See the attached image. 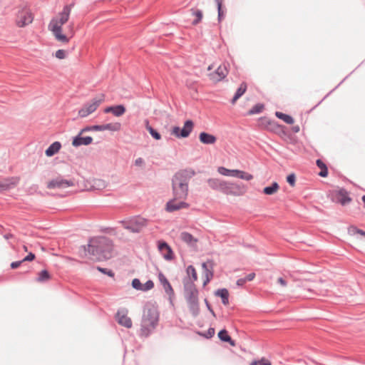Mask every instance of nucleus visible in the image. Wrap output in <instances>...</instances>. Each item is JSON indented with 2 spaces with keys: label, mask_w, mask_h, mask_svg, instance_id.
<instances>
[{
  "label": "nucleus",
  "mask_w": 365,
  "mask_h": 365,
  "mask_svg": "<svg viewBox=\"0 0 365 365\" xmlns=\"http://www.w3.org/2000/svg\"><path fill=\"white\" fill-rule=\"evenodd\" d=\"M73 6V4L66 5L62 11L59 13L58 16L53 18L48 24V29L59 42L68 43L74 34L73 23L68 25V31L65 34H62V26L68 21Z\"/></svg>",
  "instance_id": "1"
},
{
  "label": "nucleus",
  "mask_w": 365,
  "mask_h": 365,
  "mask_svg": "<svg viewBox=\"0 0 365 365\" xmlns=\"http://www.w3.org/2000/svg\"><path fill=\"white\" fill-rule=\"evenodd\" d=\"M113 245L107 237L100 236L90 239L87 252L92 260L103 261L112 257Z\"/></svg>",
  "instance_id": "2"
},
{
  "label": "nucleus",
  "mask_w": 365,
  "mask_h": 365,
  "mask_svg": "<svg viewBox=\"0 0 365 365\" xmlns=\"http://www.w3.org/2000/svg\"><path fill=\"white\" fill-rule=\"evenodd\" d=\"M195 175L192 168L180 170L172 178L173 195L175 199L185 200L188 195V184L190 179Z\"/></svg>",
  "instance_id": "3"
},
{
  "label": "nucleus",
  "mask_w": 365,
  "mask_h": 365,
  "mask_svg": "<svg viewBox=\"0 0 365 365\" xmlns=\"http://www.w3.org/2000/svg\"><path fill=\"white\" fill-rule=\"evenodd\" d=\"M159 321V313L153 304H146L143 311L140 335L148 336L156 328Z\"/></svg>",
  "instance_id": "4"
},
{
  "label": "nucleus",
  "mask_w": 365,
  "mask_h": 365,
  "mask_svg": "<svg viewBox=\"0 0 365 365\" xmlns=\"http://www.w3.org/2000/svg\"><path fill=\"white\" fill-rule=\"evenodd\" d=\"M184 295L187 301L190 312L193 317H197L200 313L198 302V290L193 281L189 277H185L182 280Z\"/></svg>",
  "instance_id": "5"
},
{
  "label": "nucleus",
  "mask_w": 365,
  "mask_h": 365,
  "mask_svg": "<svg viewBox=\"0 0 365 365\" xmlns=\"http://www.w3.org/2000/svg\"><path fill=\"white\" fill-rule=\"evenodd\" d=\"M148 220L140 216H134L120 221L123 227L133 233H140L148 225Z\"/></svg>",
  "instance_id": "6"
},
{
  "label": "nucleus",
  "mask_w": 365,
  "mask_h": 365,
  "mask_svg": "<svg viewBox=\"0 0 365 365\" xmlns=\"http://www.w3.org/2000/svg\"><path fill=\"white\" fill-rule=\"evenodd\" d=\"M105 96L103 94H99L89 101L83 104L82 108L78 110V115L81 118H86L93 113L98 106L104 101Z\"/></svg>",
  "instance_id": "7"
},
{
  "label": "nucleus",
  "mask_w": 365,
  "mask_h": 365,
  "mask_svg": "<svg viewBox=\"0 0 365 365\" xmlns=\"http://www.w3.org/2000/svg\"><path fill=\"white\" fill-rule=\"evenodd\" d=\"M246 187L242 183H233L224 181L221 192L225 195L240 196L245 193Z\"/></svg>",
  "instance_id": "8"
},
{
  "label": "nucleus",
  "mask_w": 365,
  "mask_h": 365,
  "mask_svg": "<svg viewBox=\"0 0 365 365\" xmlns=\"http://www.w3.org/2000/svg\"><path fill=\"white\" fill-rule=\"evenodd\" d=\"M194 126V123L192 120H187L185 122L182 128H180L178 126H174L172 128L171 134L174 135L175 137L178 138H185L190 135L191 132L192 131Z\"/></svg>",
  "instance_id": "9"
},
{
  "label": "nucleus",
  "mask_w": 365,
  "mask_h": 365,
  "mask_svg": "<svg viewBox=\"0 0 365 365\" xmlns=\"http://www.w3.org/2000/svg\"><path fill=\"white\" fill-rule=\"evenodd\" d=\"M33 20L34 16L31 11L27 9H23L17 14L16 24L19 27H24L32 23Z\"/></svg>",
  "instance_id": "10"
},
{
  "label": "nucleus",
  "mask_w": 365,
  "mask_h": 365,
  "mask_svg": "<svg viewBox=\"0 0 365 365\" xmlns=\"http://www.w3.org/2000/svg\"><path fill=\"white\" fill-rule=\"evenodd\" d=\"M74 185V182L72 180L63 179L61 176H58L51 180L47 184L48 189H64Z\"/></svg>",
  "instance_id": "11"
},
{
  "label": "nucleus",
  "mask_w": 365,
  "mask_h": 365,
  "mask_svg": "<svg viewBox=\"0 0 365 365\" xmlns=\"http://www.w3.org/2000/svg\"><path fill=\"white\" fill-rule=\"evenodd\" d=\"M189 206L190 205L185 202L184 200L175 199V197H173V199L167 202L165 205V210L168 212H173L180 209L188 208Z\"/></svg>",
  "instance_id": "12"
},
{
  "label": "nucleus",
  "mask_w": 365,
  "mask_h": 365,
  "mask_svg": "<svg viewBox=\"0 0 365 365\" xmlns=\"http://www.w3.org/2000/svg\"><path fill=\"white\" fill-rule=\"evenodd\" d=\"M228 74V70L225 64L220 65L212 73L209 74V78L212 82H219L224 79Z\"/></svg>",
  "instance_id": "13"
},
{
  "label": "nucleus",
  "mask_w": 365,
  "mask_h": 365,
  "mask_svg": "<svg viewBox=\"0 0 365 365\" xmlns=\"http://www.w3.org/2000/svg\"><path fill=\"white\" fill-rule=\"evenodd\" d=\"M158 279L165 293L169 295L170 298L173 297L174 296V290L166 277L162 272L158 274Z\"/></svg>",
  "instance_id": "14"
},
{
  "label": "nucleus",
  "mask_w": 365,
  "mask_h": 365,
  "mask_svg": "<svg viewBox=\"0 0 365 365\" xmlns=\"http://www.w3.org/2000/svg\"><path fill=\"white\" fill-rule=\"evenodd\" d=\"M93 142V138L91 136L82 137V135L78 133L73 138L72 145L78 148L81 145H88Z\"/></svg>",
  "instance_id": "15"
},
{
  "label": "nucleus",
  "mask_w": 365,
  "mask_h": 365,
  "mask_svg": "<svg viewBox=\"0 0 365 365\" xmlns=\"http://www.w3.org/2000/svg\"><path fill=\"white\" fill-rule=\"evenodd\" d=\"M116 318L120 325L126 328H130L132 327L131 319L127 316L124 311H118L116 314Z\"/></svg>",
  "instance_id": "16"
},
{
  "label": "nucleus",
  "mask_w": 365,
  "mask_h": 365,
  "mask_svg": "<svg viewBox=\"0 0 365 365\" xmlns=\"http://www.w3.org/2000/svg\"><path fill=\"white\" fill-rule=\"evenodd\" d=\"M121 125L119 123H107L103 125H95V131L111 130L118 131L120 129Z\"/></svg>",
  "instance_id": "17"
},
{
  "label": "nucleus",
  "mask_w": 365,
  "mask_h": 365,
  "mask_svg": "<svg viewBox=\"0 0 365 365\" xmlns=\"http://www.w3.org/2000/svg\"><path fill=\"white\" fill-rule=\"evenodd\" d=\"M200 141L205 145H212L215 143L217 138L215 135L206 132H202L199 135Z\"/></svg>",
  "instance_id": "18"
},
{
  "label": "nucleus",
  "mask_w": 365,
  "mask_h": 365,
  "mask_svg": "<svg viewBox=\"0 0 365 365\" xmlns=\"http://www.w3.org/2000/svg\"><path fill=\"white\" fill-rule=\"evenodd\" d=\"M17 178H7L2 181H0V191L6 190L10 189L11 187L15 186L18 182Z\"/></svg>",
  "instance_id": "19"
},
{
  "label": "nucleus",
  "mask_w": 365,
  "mask_h": 365,
  "mask_svg": "<svg viewBox=\"0 0 365 365\" xmlns=\"http://www.w3.org/2000/svg\"><path fill=\"white\" fill-rule=\"evenodd\" d=\"M225 180L218 178H209L207 182L210 187L214 190L221 192Z\"/></svg>",
  "instance_id": "20"
},
{
  "label": "nucleus",
  "mask_w": 365,
  "mask_h": 365,
  "mask_svg": "<svg viewBox=\"0 0 365 365\" xmlns=\"http://www.w3.org/2000/svg\"><path fill=\"white\" fill-rule=\"evenodd\" d=\"M61 148V144L58 141H55L52 144L49 145V147L46 150L45 154L48 157H51L57 153Z\"/></svg>",
  "instance_id": "21"
},
{
  "label": "nucleus",
  "mask_w": 365,
  "mask_h": 365,
  "mask_svg": "<svg viewBox=\"0 0 365 365\" xmlns=\"http://www.w3.org/2000/svg\"><path fill=\"white\" fill-rule=\"evenodd\" d=\"M158 248L160 251L167 250V254L164 255V258L168 260H170L173 258V251L170 246L165 242H160Z\"/></svg>",
  "instance_id": "22"
},
{
  "label": "nucleus",
  "mask_w": 365,
  "mask_h": 365,
  "mask_svg": "<svg viewBox=\"0 0 365 365\" xmlns=\"http://www.w3.org/2000/svg\"><path fill=\"white\" fill-rule=\"evenodd\" d=\"M215 294L216 296L221 297L223 304L227 305L229 304V292L227 289H219Z\"/></svg>",
  "instance_id": "23"
},
{
  "label": "nucleus",
  "mask_w": 365,
  "mask_h": 365,
  "mask_svg": "<svg viewBox=\"0 0 365 365\" xmlns=\"http://www.w3.org/2000/svg\"><path fill=\"white\" fill-rule=\"evenodd\" d=\"M219 339L224 342H228L230 345L235 346V341L229 336L228 332L226 329H222L218 333Z\"/></svg>",
  "instance_id": "24"
},
{
  "label": "nucleus",
  "mask_w": 365,
  "mask_h": 365,
  "mask_svg": "<svg viewBox=\"0 0 365 365\" xmlns=\"http://www.w3.org/2000/svg\"><path fill=\"white\" fill-rule=\"evenodd\" d=\"M145 125L146 130L149 132L150 135L155 140H160L161 135L155 130L152 126L149 124V120L148 119L145 120Z\"/></svg>",
  "instance_id": "25"
},
{
  "label": "nucleus",
  "mask_w": 365,
  "mask_h": 365,
  "mask_svg": "<svg viewBox=\"0 0 365 365\" xmlns=\"http://www.w3.org/2000/svg\"><path fill=\"white\" fill-rule=\"evenodd\" d=\"M246 90L247 84L245 83H242L232 99V103H235V101L245 93Z\"/></svg>",
  "instance_id": "26"
},
{
  "label": "nucleus",
  "mask_w": 365,
  "mask_h": 365,
  "mask_svg": "<svg viewBox=\"0 0 365 365\" xmlns=\"http://www.w3.org/2000/svg\"><path fill=\"white\" fill-rule=\"evenodd\" d=\"M217 172L222 175L236 178L237 170H230L225 167H219L217 168Z\"/></svg>",
  "instance_id": "27"
},
{
  "label": "nucleus",
  "mask_w": 365,
  "mask_h": 365,
  "mask_svg": "<svg viewBox=\"0 0 365 365\" xmlns=\"http://www.w3.org/2000/svg\"><path fill=\"white\" fill-rule=\"evenodd\" d=\"M279 184L277 182H274L270 186L265 187L263 189V192L265 195H271L275 193L279 190Z\"/></svg>",
  "instance_id": "28"
},
{
  "label": "nucleus",
  "mask_w": 365,
  "mask_h": 365,
  "mask_svg": "<svg viewBox=\"0 0 365 365\" xmlns=\"http://www.w3.org/2000/svg\"><path fill=\"white\" fill-rule=\"evenodd\" d=\"M180 239L187 244L192 245L197 240L187 232H182L180 234Z\"/></svg>",
  "instance_id": "29"
},
{
  "label": "nucleus",
  "mask_w": 365,
  "mask_h": 365,
  "mask_svg": "<svg viewBox=\"0 0 365 365\" xmlns=\"http://www.w3.org/2000/svg\"><path fill=\"white\" fill-rule=\"evenodd\" d=\"M275 115L287 124L292 125L294 123V118L289 115L277 111L276 112Z\"/></svg>",
  "instance_id": "30"
},
{
  "label": "nucleus",
  "mask_w": 365,
  "mask_h": 365,
  "mask_svg": "<svg viewBox=\"0 0 365 365\" xmlns=\"http://www.w3.org/2000/svg\"><path fill=\"white\" fill-rule=\"evenodd\" d=\"M317 165L321 169L319 175L325 178L328 175V169L326 164L320 159L317 160Z\"/></svg>",
  "instance_id": "31"
},
{
  "label": "nucleus",
  "mask_w": 365,
  "mask_h": 365,
  "mask_svg": "<svg viewBox=\"0 0 365 365\" xmlns=\"http://www.w3.org/2000/svg\"><path fill=\"white\" fill-rule=\"evenodd\" d=\"M50 279H51V275L48 273V272L46 269H43L38 273V276L36 278V281L38 282L43 283V282H46L48 281Z\"/></svg>",
  "instance_id": "32"
},
{
  "label": "nucleus",
  "mask_w": 365,
  "mask_h": 365,
  "mask_svg": "<svg viewBox=\"0 0 365 365\" xmlns=\"http://www.w3.org/2000/svg\"><path fill=\"white\" fill-rule=\"evenodd\" d=\"M339 195L340 197L339 198L338 200L342 205H346V203L349 202L351 200V199L348 196L347 192L344 190H341L339 192Z\"/></svg>",
  "instance_id": "33"
},
{
  "label": "nucleus",
  "mask_w": 365,
  "mask_h": 365,
  "mask_svg": "<svg viewBox=\"0 0 365 365\" xmlns=\"http://www.w3.org/2000/svg\"><path fill=\"white\" fill-rule=\"evenodd\" d=\"M186 273L187 277L191 279V281H193L195 283L197 279V275L195 267L192 265H189L186 269Z\"/></svg>",
  "instance_id": "34"
},
{
  "label": "nucleus",
  "mask_w": 365,
  "mask_h": 365,
  "mask_svg": "<svg viewBox=\"0 0 365 365\" xmlns=\"http://www.w3.org/2000/svg\"><path fill=\"white\" fill-rule=\"evenodd\" d=\"M125 108L123 105L113 106V115L116 117H120L125 113Z\"/></svg>",
  "instance_id": "35"
},
{
  "label": "nucleus",
  "mask_w": 365,
  "mask_h": 365,
  "mask_svg": "<svg viewBox=\"0 0 365 365\" xmlns=\"http://www.w3.org/2000/svg\"><path fill=\"white\" fill-rule=\"evenodd\" d=\"M236 178L250 181L253 179V175L249 173L237 170Z\"/></svg>",
  "instance_id": "36"
},
{
  "label": "nucleus",
  "mask_w": 365,
  "mask_h": 365,
  "mask_svg": "<svg viewBox=\"0 0 365 365\" xmlns=\"http://www.w3.org/2000/svg\"><path fill=\"white\" fill-rule=\"evenodd\" d=\"M215 1L217 6L218 21H221L225 17V12L222 8L223 0H215Z\"/></svg>",
  "instance_id": "37"
},
{
  "label": "nucleus",
  "mask_w": 365,
  "mask_h": 365,
  "mask_svg": "<svg viewBox=\"0 0 365 365\" xmlns=\"http://www.w3.org/2000/svg\"><path fill=\"white\" fill-rule=\"evenodd\" d=\"M264 109V105L262 103H257L249 111V115L258 114L262 112Z\"/></svg>",
  "instance_id": "38"
},
{
  "label": "nucleus",
  "mask_w": 365,
  "mask_h": 365,
  "mask_svg": "<svg viewBox=\"0 0 365 365\" xmlns=\"http://www.w3.org/2000/svg\"><path fill=\"white\" fill-rule=\"evenodd\" d=\"M192 14L196 16V19L193 20L192 25L198 24L202 19V11L201 10L191 9Z\"/></svg>",
  "instance_id": "39"
},
{
  "label": "nucleus",
  "mask_w": 365,
  "mask_h": 365,
  "mask_svg": "<svg viewBox=\"0 0 365 365\" xmlns=\"http://www.w3.org/2000/svg\"><path fill=\"white\" fill-rule=\"evenodd\" d=\"M250 365H271V362L269 360L262 358L260 360L252 361Z\"/></svg>",
  "instance_id": "40"
},
{
  "label": "nucleus",
  "mask_w": 365,
  "mask_h": 365,
  "mask_svg": "<svg viewBox=\"0 0 365 365\" xmlns=\"http://www.w3.org/2000/svg\"><path fill=\"white\" fill-rule=\"evenodd\" d=\"M132 287L136 290L142 291L143 284L139 279L135 278L132 281Z\"/></svg>",
  "instance_id": "41"
},
{
  "label": "nucleus",
  "mask_w": 365,
  "mask_h": 365,
  "mask_svg": "<svg viewBox=\"0 0 365 365\" xmlns=\"http://www.w3.org/2000/svg\"><path fill=\"white\" fill-rule=\"evenodd\" d=\"M153 287H154L153 282L152 280H148L144 284H143L142 291H143V292L148 291V290L151 289L152 288H153Z\"/></svg>",
  "instance_id": "42"
},
{
  "label": "nucleus",
  "mask_w": 365,
  "mask_h": 365,
  "mask_svg": "<svg viewBox=\"0 0 365 365\" xmlns=\"http://www.w3.org/2000/svg\"><path fill=\"white\" fill-rule=\"evenodd\" d=\"M55 56L58 59H63L66 56V51L63 49H58L56 51Z\"/></svg>",
  "instance_id": "43"
},
{
  "label": "nucleus",
  "mask_w": 365,
  "mask_h": 365,
  "mask_svg": "<svg viewBox=\"0 0 365 365\" xmlns=\"http://www.w3.org/2000/svg\"><path fill=\"white\" fill-rule=\"evenodd\" d=\"M97 269L99 272H101V273L107 274L109 277H113L114 276L113 272L112 270H110V269H108L106 268H103V267H97Z\"/></svg>",
  "instance_id": "44"
},
{
  "label": "nucleus",
  "mask_w": 365,
  "mask_h": 365,
  "mask_svg": "<svg viewBox=\"0 0 365 365\" xmlns=\"http://www.w3.org/2000/svg\"><path fill=\"white\" fill-rule=\"evenodd\" d=\"M287 181L291 186L294 187L295 185V181H296L295 175L294 173L289 175L287 177Z\"/></svg>",
  "instance_id": "45"
},
{
  "label": "nucleus",
  "mask_w": 365,
  "mask_h": 365,
  "mask_svg": "<svg viewBox=\"0 0 365 365\" xmlns=\"http://www.w3.org/2000/svg\"><path fill=\"white\" fill-rule=\"evenodd\" d=\"M359 232H360V229H359L356 227L353 226V225L349 227V228H348V232L351 235H355L356 234H359Z\"/></svg>",
  "instance_id": "46"
},
{
  "label": "nucleus",
  "mask_w": 365,
  "mask_h": 365,
  "mask_svg": "<svg viewBox=\"0 0 365 365\" xmlns=\"http://www.w3.org/2000/svg\"><path fill=\"white\" fill-rule=\"evenodd\" d=\"M90 131H95L94 125L86 126L83 128H82L78 133H80V135H82L84 133L90 132Z\"/></svg>",
  "instance_id": "47"
},
{
  "label": "nucleus",
  "mask_w": 365,
  "mask_h": 365,
  "mask_svg": "<svg viewBox=\"0 0 365 365\" xmlns=\"http://www.w3.org/2000/svg\"><path fill=\"white\" fill-rule=\"evenodd\" d=\"M35 259V255L32 252L29 253L27 256H26L22 260L23 262L26 261H32Z\"/></svg>",
  "instance_id": "48"
},
{
  "label": "nucleus",
  "mask_w": 365,
  "mask_h": 365,
  "mask_svg": "<svg viewBox=\"0 0 365 365\" xmlns=\"http://www.w3.org/2000/svg\"><path fill=\"white\" fill-rule=\"evenodd\" d=\"M23 260H20V261H16V262H13L11 263V269H16L18 268L22 263H23Z\"/></svg>",
  "instance_id": "49"
},
{
  "label": "nucleus",
  "mask_w": 365,
  "mask_h": 365,
  "mask_svg": "<svg viewBox=\"0 0 365 365\" xmlns=\"http://www.w3.org/2000/svg\"><path fill=\"white\" fill-rule=\"evenodd\" d=\"M215 334V329L214 328H209L207 334H205L206 338H211Z\"/></svg>",
  "instance_id": "50"
},
{
  "label": "nucleus",
  "mask_w": 365,
  "mask_h": 365,
  "mask_svg": "<svg viewBox=\"0 0 365 365\" xmlns=\"http://www.w3.org/2000/svg\"><path fill=\"white\" fill-rule=\"evenodd\" d=\"M246 282H247V281H246L245 278V277H243V278H240V279H238L237 280L236 284H237V285L238 287H242V286H244V285H245V284Z\"/></svg>",
  "instance_id": "51"
},
{
  "label": "nucleus",
  "mask_w": 365,
  "mask_h": 365,
  "mask_svg": "<svg viewBox=\"0 0 365 365\" xmlns=\"http://www.w3.org/2000/svg\"><path fill=\"white\" fill-rule=\"evenodd\" d=\"M209 264L210 268L203 272L204 274H208V272H213V262L212 260H209Z\"/></svg>",
  "instance_id": "52"
},
{
  "label": "nucleus",
  "mask_w": 365,
  "mask_h": 365,
  "mask_svg": "<svg viewBox=\"0 0 365 365\" xmlns=\"http://www.w3.org/2000/svg\"><path fill=\"white\" fill-rule=\"evenodd\" d=\"M255 277V273L252 272V273L248 274L245 278L247 282H250L254 279Z\"/></svg>",
  "instance_id": "53"
},
{
  "label": "nucleus",
  "mask_w": 365,
  "mask_h": 365,
  "mask_svg": "<svg viewBox=\"0 0 365 365\" xmlns=\"http://www.w3.org/2000/svg\"><path fill=\"white\" fill-rule=\"evenodd\" d=\"M144 163V160L142 158H138L135 160V165L137 166H140Z\"/></svg>",
  "instance_id": "54"
},
{
  "label": "nucleus",
  "mask_w": 365,
  "mask_h": 365,
  "mask_svg": "<svg viewBox=\"0 0 365 365\" xmlns=\"http://www.w3.org/2000/svg\"><path fill=\"white\" fill-rule=\"evenodd\" d=\"M203 272L210 268L209 260L202 264Z\"/></svg>",
  "instance_id": "55"
},
{
  "label": "nucleus",
  "mask_w": 365,
  "mask_h": 365,
  "mask_svg": "<svg viewBox=\"0 0 365 365\" xmlns=\"http://www.w3.org/2000/svg\"><path fill=\"white\" fill-rule=\"evenodd\" d=\"M277 282L283 287L287 285V282L282 277H279Z\"/></svg>",
  "instance_id": "56"
},
{
  "label": "nucleus",
  "mask_w": 365,
  "mask_h": 365,
  "mask_svg": "<svg viewBox=\"0 0 365 365\" xmlns=\"http://www.w3.org/2000/svg\"><path fill=\"white\" fill-rule=\"evenodd\" d=\"M113 106H108V107H106L105 109H104V113H113Z\"/></svg>",
  "instance_id": "57"
},
{
  "label": "nucleus",
  "mask_w": 365,
  "mask_h": 365,
  "mask_svg": "<svg viewBox=\"0 0 365 365\" xmlns=\"http://www.w3.org/2000/svg\"><path fill=\"white\" fill-rule=\"evenodd\" d=\"M205 305H206L208 311H210L212 309L207 299H205Z\"/></svg>",
  "instance_id": "58"
},
{
  "label": "nucleus",
  "mask_w": 365,
  "mask_h": 365,
  "mask_svg": "<svg viewBox=\"0 0 365 365\" xmlns=\"http://www.w3.org/2000/svg\"><path fill=\"white\" fill-rule=\"evenodd\" d=\"M204 275H205V277H207V278L212 279V278L213 277V272H208V274H205Z\"/></svg>",
  "instance_id": "59"
},
{
  "label": "nucleus",
  "mask_w": 365,
  "mask_h": 365,
  "mask_svg": "<svg viewBox=\"0 0 365 365\" xmlns=\"http://www.w3.org/2000/svg\"><path fill=\"white\" fill-rule=\"evenodd\" d=\"M210 279L207 278V277H205L204 282H203V286H205L207 283H209L210 282Z\"/></svg>",
  "instance_id": "60"
},
{
  "label": "nucleus",
  "mask_w": 365,
  "mask_h": 365,
  "mask_svg": "<svg viewBox=\"0 0 365 365\" xmlns=\"http://www.w3.org/2000/svg\"><path fill=\"white\" fill-rule=\"evenodd\" d=\"M292 129H293L294 132L297 133L299 130V127L298 125H297V126L293 127Z\"/></svg>",
  "instance_id": "61"
},
{
  "label": "nucleus",
  "mask_w": 365,
  "mask_h": 365,
  "mask_svg": "<svg viewBox=\"0 0 365 365\" xmlns=\"http://www.w3.org/2000/svg\"><path fill=\"white\" fill-rule=\"evenodd\" d=\"M359 235H361L365 237V231L362 230H360V232L359 233Z\"/></svg>",
  "instance_id": "62"
},
{
  "label": "nucleus",
  "mask_w": 365,
  "mask_h": 365,
  "mask_svg": "<svg viewBox=\"0 0 365 365\" xmlns=\"http://www.w3.org/2000/svg\"><path fill=\"white\" fill-rule=\"evenodd\" d=\"M209 312L211 313V314L213 317H216L215 313V312H214V310L212 309L211 310H210Z\"/></svg>",
  "instance_id": "63"
},
{
  "label": "nucleus",
  "mask_w": 365,
  "mask_h": 365,
  "mask_svg": "<svg viewBox=\"0 0 365 365\" xmlns=\"http://www.w3.org/2000/svg\"><path fill=\"white\" fill-rule=\"evenodd\" d=\"M361 200H362L363 202L364 203V207H365V195L362 196Z\"/></svg>",
  "instance_id": "64"
}]
</instances>
